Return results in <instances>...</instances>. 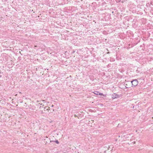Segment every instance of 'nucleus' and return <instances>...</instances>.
<instances>
[{"label":"nucleus","instance_id":"f257e3e1","mask_svg":"<svg viewBox=\"0 0 153 153\" xmlns=\"http://www.w3.org/2000/svg\"><path fill=\"white\" fill-rule=\"evenodd\" d=\"M131 83H132V85L134 86V87H135L138 85V82L137 79H135L132 81H131Z\"/></svg>","mask_w":153,"mask_h":153},{"label":"nucleus","instance_id":"f03ea898","mask_svg":"<svg viewBox=\"0 0 153 153\" xmlns=\"http://www.w3.org/2000/svg\"><path fill=\"white\" fill-rule=\"evenodd\" d=\"M119 97V95L115 93L113 94L112 96V98L113 99L117 98H118Z\"/></svg>","mask_w":153,"mask_h":153},{"label":"nucleus","instance_id":"7ed1b4c3","mask_svg":"<svg viewBox=\"0 0 153 153\" xmlns=\"http://www.w3.org/2000/svg\"><path fill=\"white\" fill-rule=\"evenodd\" d=\"M94 94H96L98 95L99 94V92L97 91H94Z\"/></svg>","mask_w":153,"mask_h":153},{"label":"nucleus","instance_id":"20e7f679","mask_svg":"<svg viewBox=\"0 0 153 153\" xmlns=\"http://www.w3.org/2000/svg\"><path fill=\"white\" fill-rule=\"evenodd\" d=\"M98 95H103L102 93H99Z\"/></svg>","mask_w":153,"mask_h":153},{"label":"nucleus","instance_id":"39448f33","mask_svg":"<svg viewBox=\"0 0 153 153\" xmlns=\"http://www.w3.org/2000/svg\"><path fill=\"white\" fill-rule=\"evenodd\" d=\"M55 142H56V143L57 144H58L59 143V141L57 140H56L55 141Z\"/></svg>","mask_w":153,"mask_h":153},{"label":"nucleus","instance_id":"423d86ee","mask_svg":"<svg viewBox=\"0 0 153 153\" xmlns=\"http://www.w3.org/2000/svg\"><path fill=\"white\" fill-rule=\"evenodd\" d=\"M110 146H109L108 147V150H109V149H110Z\"/></svg>","mask_w":153,"mask_h":153},{"label":"nucleus","instance_id":"0eeeda50","mask_svg":"<svg viewBox=\"0 0 153 153\" xmlns=\"http://www.w3.org/2000/svg\"><path fill=\"white\" fill-rule=\"evenodd\" d=\"M74 116L75 117H76L77 116L76 114H74Z\"/></svg>","mask_w":153,"mask_h":153},{"label":"nucleus","instance_id":"6e6552de","mask_svg":"<svg viewBox=\"0 0 153 153\" xmlns=\"http://www.w3.org/2000/svg\"><path fill=\"white\" fill-rule=\"evenodd\" d=\"M37 46H35V47H37Z\"/></svg>","mask_w":153,"mask_h":153},{"label":"nucleus","instance_id":"1a4fd4ad","mask_svg":"<svg viewBox=\"0 0 153 153\" xmlns=\"http://www.w3.org/2000/svg\"><path fill=\"white\" fill-rule=\"evenodd\" d=\"M152 118H153V117H152Z\"/></svg>","mask_w":153,"mask_h":153},{"label":"nucleus","instance_id":"9d476101","mask_svg":"<svg viewBox=\"0 0 153 153\" xmlns=\"http://www.w3.org/2000/svg\"><path fill=\"white\" fill-rule=\"evenodd\" d=\"M152 118H153V117H152Z\"/></svg>","mask_w":153,"mask_h":153}]
</instances>
